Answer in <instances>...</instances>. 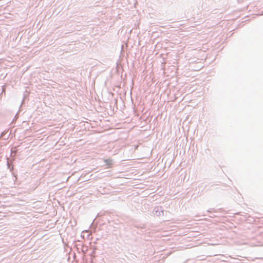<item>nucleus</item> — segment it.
<instances>
[{
  "mask_svg": "<svg viewBox=\"0 0 263 263\" xmlns=\"http://www.w3.org/2000/svg\"><path fill=\"white\" fill-rule=\"evenodd\" d=\"M105 162L106 163V164L108 165H111V160H105Z\"/></svg>",
  "mask_w": 263,
  "mask_h": 263,
  "instance_id": "nucleus-1",
  "label": "nucleus"
}]
</instances>
